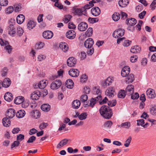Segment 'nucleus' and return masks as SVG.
Instances as JSON below:
<instances>
[{"instance_id":"nucleus-1","label":"nucleus","mask_w":156,"mask_h":156,"mask_svg":"<svg viewBox=\"0 0 156 156\" xmlns=\"http://www.w3.org/2000/svg\"><path fill=\"white\" fill-rule=\"evenodd\" d=\"M99 112L101 115L106 119H109L112 115V109L107 106H102L99 110Z\"/></svg>"},{"instance_id":"nucleus-2","label":"nucleus","mask_w":156,"mask_h":156,"mask_svg":"<svg viewBox=\"0 0 156 156\" xmlns=\"http://www.w3.org/2000/svg\"><path fill=\"white\" fill-rule=\"evenodd\" d=\"M101 99V96L100 95L95 98H92L88 101V103H87L86 104H84V107H86L87 106L88 107L89 106L93 108L94 105L96 103V102Z\"/></svg>"},{"instance_id":"nucleus-3","label":"nucleus","mask_w":156,"mask_h":156,"mask_svg":"<svg viewBox=\"0 0 156 156\" xmlns=\"http://www.w3.org/2000/svg\"><path fill=\"white\" fill-rule=\"evenodd\" d=\"M125 33V30L124 29L119 28L115 30L112 34L113 37L117 38L119 37L122 36Z\"/></svg>"},{"instance_id":"nucleus-4","label":"nucleus","mask_w":156,"mask_h":156,"mask_svg":"<svg viewBox=\"0 0 156 156\" xmlns=\"http://www.w3.org/2000/svg\"><path fill=\"white\" fill-rule=\"evenodd\" d=\"M0 44L1 46H5V49L7 51L8 53H10L11 52L12 48V46L9 45L8 41H4L2 39H0Z\"/></svg>"},{"instance_id":"nucleus-5","label":"nucleus","mask_w":156,"mask_h":156,"mask_svg":"<svg viewBox=\"0 0 156 156\" xmlns=\"http://www.w3.org/2000/svg\"><path fill=\"white\" fill-rule=\"evenodd\" d=\"M61 81L59 80H57L51 84L50 87L53 90L57 89L61 86Z\"/></svg>"},{"instance_id":"nucleus-6","label":"nucleus","mask_w":156,"mask_h":156,"mask_svg":"<svg viewBox=\"0 0 156 156\" xmlns=\"http://www.w3.org/2000/svg\"><path fill=\"white\" fill-rule=\"evenodd\" d=\"M113 81V77H108L105 80L102 81V85L104 88H105L111 85Z\"/></svg>"},{"instance_id":"nucleus-7","label":"nucleus","mask_w":156,"mask_h":156,"mask_svg":"<svg viewBox=\"0 0 156 156\" xmlns=\"http://www.w3.org/2000/svg\"><path fill=\"white\" fill-rule=\"evenodd\" d=\"M53 36V33L50 30L45 31L42 33V36L43 37L47 39H51Z\"/></svg>"},{"instance_id":"nucleus-8","label":"nucleus","mask_w":156,"mask_h":156,"mask_svg":"<svg viewBox=\"0 0 156 156\" xmlns=\"http://www.w3.org/2000/svg\"><path fill=\"white\" fill-rule=\"evenodd\" d=\"M115 94V89L112 87H109L105 91L106 94L109 97H113Z\"/></svg>"},{"instance_id":"nucleus-9","label":"nucleus","mask_w":156,"mask_h":156,"mask_svg":"<svg viewBox=\"0 0 156 156\" xmlns=\"http://www.w3.org/2000/svg\"><path fill=\"white\" fill-rule=\"evenodd\" d=\"M130 71V68L128 66H125L122 69L121 71V75L123 77H126L129 74Z\"/></svg>"},{"instance_id":"nucleus-10","label":"nucleus","mask_w":156,"mask_h":156,"mask_svg":"<svg viewBox=\"0 0 156 156\" xmlns=\"http://www.w3.org/2000/svg\"><path fill=\"white\" fill-rule=\"evenodd\" d=\"M76 60L73 57H70L67 60V64L70 67L74 66L76 64Z\"/></svg>"},{"instance_id":"nucleus-11","label":"nucleus","mask_w":156,"mask_h":156,"mask_svg":"<svg viewBox=\"0 0 156 156\" xmlns=\"http://www.w3.org/2000/svg\"><path fill=\"white\" fill-rule=\"evenodd\" d=\"M16 112V111L14 109L12 108L9 109L6 113V116L7 117H8L9 119H12L14 116Z\"/></svg>"},{"instance_id":"nucleus-12","label":"nucleus","mask_w":156,"mask_h":156,"mask_svg":"<svg viewBox=\"0 0 156 156\" xmlns=\"http://www.w3.org/2000/svg\"><path fill=\"white\" fill-rule=\"evenodd\" d=\"M88 27L87 24L85 22H81L79 24L78 26V29L81 31L85 30Z\"/></svg>"},{"instance_id":"nucleus-13","label":"nucleus","mask_w":156,"mask_h":156,"mask_svg":"<svg viewBox=\"0 0 156 156\" xmlns=\"http://www.w3.org/2000/svg\"><path fill=\"white\" fill-rule=\"evenodd\" d=\"M41 95V92L39 91H35L31 94V98L33 100H37L39 99Z\"/></svg>"},{"instance_id":"nucleus-14","label":"nucleus","mask_w":156,"mask_h":156,"mask_svg":"<svg viewBox=\"0 0 156 156\" xmlns=\"http://www.w3.org/2000/svg\"><path fill=\"white\" fill-rule=\"evenodd\" d=\"M91 12L92 14L95 16H99L101 13L100 9L98 7L92 8L91 9Z\"/></svg>"},{"instance_id":"nucleus-15","label":"nucleus","mask_w":156,"mask_h":156,"mask_svg":"<svg viewBox=\"0 0 156 156\" xmlns=\"http://www.w3.org/2000/svg\"><path fill=\"white\" fill-rule=\"evenodd\" d=\"M66 34L67 37L70 39H74L76 36V33L73 30L68 31Z\"/></svg>"},{"instance_id":"nucleus-16","label":"nucleus","mask_w":156,"mask_h":156,"mask_svg":"<svg viewBox=\"0 0 156 156\" xmlns=\"http://www.w3.org/2000/svg\"><path fill=\"white\" fill-rule=\"evenodd\" d=\"M134 90V86L133 85L129 84L127 86L126 89V94L130 95L133 94Z\"/></svg>"},{"instance_id":"nucleus-17","label":"nucleus","mask_w":156,"mask_h":156,"mask_svg":"<svg viewBox=\"0 0 156 156\" xmlns=\"http://www.w3.org/2000/svg\"><path fill=\"white\" fill-rule=\"evenodd\" d=\"M30 115L32 118L37 119L40 117L41 114L38 110H33L30 112Z\"/></svg>"},{"instance_id":"nucleus-18","label":"nucleus","mask_w":156,"mask_h":156,"mask_svg":"<svg viewBox=\"0 0 156 156\" xmlns=\"http://www.w3.org/2000/svg\"><path fill=\"white\" fill-rule=\"evenodd\" d=\"M79 71L77 69H72L69 71V75L73 77H75L78 76Z\"/></svg>"},{"instance_id":"nucleus-19","label":"nucleus","mask_w":156,"mask_h":156,"mask_svg":"<svg viewBox=\"0 0 156 156\" xmlns=\"http://www.w3.org/2000/svg\"><path fill=\"white\" fill-rule=\"evenodd\" d=\"M94 41L92 39L89 38L87 39L85 41L84 43V46L86 48L92 47L94 44Z\"/></svg>"},{"instance_id":"nucleus-20","label":"nucleus","mask_w":156,"mask_h":156,"mask_svg":"<svg viewBox=\"0 0 156 156\" xmlns=\"http://www.w3.org/2000/svg\"><path fill=\"white\" fill-rule=\"evenodd\" d=\"M11 83V82L10 79L7 78L3 80L2 83V85L4 87L7 88L10 86Z\"/></svg>"},{"instance_id":"nucleus-21","label":"nucleus","mask_w":156,"mask_h":156,"mask_svg":"<svg viewBox=\"0 0 156 156\" xmlns=\"http://www.w3.org/2000/svg\"><path fill=\"white\" fill-rule=\"evenodd\" d=\"M146 94L148 97L151 98H153L155 96L154 90L152 89L148 90L146 91Z\"/></svg>"},{"instance_id":"nucleus-22","label":"nucleus","mask_w":156,"mask_h":156,"mask_svg":"<svg viewBox=\"0 0 156 156\" xmlns=\"http://www.w3.org/2000/svg\"><path fill=\"white\" fill-rule=\"evenodd\" d=\"M69 140L67 139H64L61 140L59 143L57 145V148H59L61 147H62L64 146L68 142Z\"/></svg>"},{"instance_id":"nucleus-23","label":"nucleus","mask_w":156,"mask_h":156,"mask_svg":"<svg viewBox=\"0 0 156 156\" xmlns=\"http://www.w3.org/2000/svg\"><path fill=\"white\" fill-rule=\"evenodd\" d=\"M59 48L64 52H66L68 49V45L65 42H61L60 43Z\"/></svg>"},{"instance_id":"nucleus-24","label":"nucleus","mask_w":156,"mask_h":156,"mask_svg":"<svg viewBox=\"0 0 156 156\" xmlns=\"http://www.w3.org/2000/svg\"><path fill=\"white\" fill-rule=\"evenodd\" d=\"M136 20L134 18H129L126 20V23L127 25H134L136 23Z\"/></svg>"},{"instance_id":"nucleus-25","label":"nucleus","mask_w":156,"mask_h":156,"mask_svg":"<svg viewBox=\"0 0 156 156\" xmlns=\"http://www.w3.org/2000/svg\"><path fill=\"white\" fill-rule=\"evenodd\" d=\"M24 101V98L21 96H19L16 98L14 100V103L18 105L21 104Z\"/></svg>"},{"instance_id":"nucleus-26","label":"nucleus","mask_w":156,"mask_h":156,"mask_svg":"<svg viewBox=\"0 0 156 156\" xmlns=\"http://www.w3.org/2000/svg\"><path fill=\"white\" fill-rule=\"evenodd\" d=\"M5 99L8 102H10L13 99L12 94L10 93L7 92L4 95Z\"/></svg>"},{"instance_id":"nucleus-27","label":"nucleus","mask_w":156,"mask_h":156,"mask_svg":"<svg viewBox=\"0 0 156 156\" xmlns=\"http://www.w3.org/2000/svg\"><path fill=\"white\" fill-rule=\"evenodd\" d=\"M80 102L79 100L77 99L75 100L73 102L72 107L74 109H77L80 106Z\"/></svg>"},{"instance_id":"nucleus-28","label":"nucleus","mask_w":156,"mask_h":156,"mask_svg":"<svg viewBox=\"0 0 156 156\" xmlns=\"http://www.w3.org/2000/svg\"><path fill=\"white\" fill-rule=\"evenodd\" d=\"M25 20L24 16L23 14L18 15L16 18V21L18 23L21 24Z\"/></svg>"},{"instance_id":"nucleus-29","label":"nucleus","mask_w":156,"mask_h":156,"mask_svg":"<svg viewBox=\"0 0 156 156\" xmlns=\"http://www.w3.org/2000/svg\"><path fill=\"white\" fill-rule=\"evenodd\" d=\"M66 85L67 88L72 89L73 87L74 83L71 79H68L66 82Z\"/></svg>"},{"instance_id":"nucleus-30","label":"nucleus","mask_w":156,"mask_h":156,"mask_svg":"<svg viewBox=\"0 0 156 156\" xmlns=\"http://www.w3.org/2000/svg\"><path fill=\"white\" fill-rule=\"evenodd\" d=\"M3 125L4 126L8 127L10 125L11 122L9 119L7 117H5L3 118L2 120Z\"/></svg>"},{"instance_id":"nucleus-31","label":"nucleus","mask_w":156,"mask_h":156,"mask_svg":"<svg viewBox=\"0 0 156 156\" xmlns=\"http://www.w3.org/2000/svg\"><path fill=\"white\" fill-rule=\"evenodd\" d=\"M134 80V76L132 74L129 75L126 78V83H132Z\"/></svg>"},{"instance_id":"nucleus-32","label":"nucleus","mask_w":156,"mask_h":156,"mask_svg":"<svg viewBox=\"0 0 156 156\" xmlns=\"http://www.w3.org/2000/svg\"><path fill=\"white\" fill-rule=\"evenodd\" d=\"M118 3L120 7H125L129 4V0H120Z\"/></svg>"},{"instance_id":"nucleus-33","label":"nucleus","mask_w":156,"mask_h":156,"mask_svg":"<svg viewBox=\"0 0 156 156\" xmlns=\"http://www.w3.org/2000/svg\"><path fill=\"white\" fill-rule=\"evenodd\" d=\"M141 50V48L138 46H134L132 47L130 51L133 53H139Z\"/></svg>"},{"instance_id":"nucleus-34","label":"nucleus","mask_w":156,"mask_h":156,"mask_svg":"<svg viewBox=\"0 0 156 156\" xmlns=\"http://www.w3.org/2000/svg\"><path fill=\"white\" fill-rule=\"evenodd\" d=\"M51 106L48 104H44L41 106V108L42 110L44 112H48L50 109Z\"/></svg>"},{"instance_id":"nucleus-35","label":"nucleus","mask_w":156,"mask_h":156,"mask_svg":"<svg viewBox=\"0 0 156 156\" xmlns=\"http://www.w3.org/2000/svg\"><path fill=\"white\" fill-rule=\"evenodd\" d=\"M8 30L9 34L12 36H14L16 32L15 28L14 26H9Z\"/></svg>"},{"instance_id":"nucleus-36","label":"nucleus","mask_w":156,"mask_h":156,"mask_svg":"<svg viewBox=\"0 0 156 156\" xmlns=\"http://www.w3.org/2000/svg\"><path fill=\"white\" fill-rule=\"evenodd\" d=\"M25 115V111L23 110H20L17 112L16 116L17 118H20L23 117Z\"/></svg>"},{"instance_id":"nucleus-37","label":"nucleus","mask_w":156,"mask_h":156,"mask_svg":"<svg viewBox=\"0 0 156 156\" xmlns=\"http://www.w3.org/2000/svg\"><path fill=\"white\" fill-rule=\"evenodd\" d=\"M35 25V23L34 21L31 20L29 21L27 24V27L30 30L33 29Z\"/></svg>"},{"instance_id":"nucleus-38","label":"nucleus","mask_w":156,"mask_h":156,"mask_svg":"<svg viewBox=\"0 0 156 156\" xmlns=\"http://www.w3.org/2000/svg\"><path fill=\"white\" fill-rule=\"evenodd\" d=\"M130 122H127L122 123L120 126L119 125V126H120L121 127H123L126 129H129L130 128Z\"/></svg>"},{"instance_id":"nucleus-39","label":"nucleus","mask_w":156,"mask_h":156,"mask_svg":"<svg viewBox=\"0 0 156 156\" xmlns=\"http://www.w3.org/2000/svg\"><path fill=\"white\" fill-rule=\"evenodd\" d=\"M47 84L46 80H43L41 81L39 83L40 89H43L46 86Z\"/></svg>"},{"instance_id":"nucleus-40","label":"nucleus","mask_w":156,"mask_h":156,"mask_svg":"<svg viewBox=\"0 0 156 156\" xmlns=\"http://www.w3.org/2000/svg\"><path fill=\"white\" fill-rule=\"evenodd\" d=\"M120 18V14L118 12L114 13L112 15V19L115 21H117L119 20Z\"/></svg>"},{"instance_id":"nucleus-41","label":"nucleus","mask_w":156,"mask_h":156,"mask_svg":"<svg viewBox=\"0 0 156 156\" xmlns=\"http://www.w3.org/2000/svg\"><path fill=\"white\" fill-rule=\"evenodd\" d=\"M73 13L75 15H77L79 16H81L82 15V12H81L80 9L73 7Z\"/></svg>"},{"instance_id":"nucleus-42","label":"nucleus","mask_w":156,"mask_h":156,"mask_svg":"<svg viewBox=\"0 0 156 156\" xmlns=\"http://www.w3.org/2000/svg\"><path fill=\"white\" fill-rule=\"evenodd\" d=\"M44 45V42H40L36 44L35 46V48L36 49H41L42 48Z\"/></svg>"},{"instance_id":"nucleus-43","label":"nucleus","mask_w":156,"mask_h":156,"mask_svg":"<svg viewBox=\"0 0 156 156\" xmlns=\"http://www.w3.org/2000/svg\"><path fill=\"white\" fill-rule=\"evenodd\" d=\"M72 17V16L69 15H66L64 16L63 21L65 23H67L70 21Z\"/></svg>"},{"instance_id":"nucleus-44","label":"nucleus","mask_w":156,"mask_h":156,"mask_svg":"<svg viewBox=\"0 0 156 156\" xmlns=\"http://www.w3.org/2000/svg\"><path fill=\"white\" fill-rule=\"evenodd\" d=\"M126 92L124 90H121L118 94V97L119 98H123L126 95Z\"/></svg>"},{"instance_id":"nucleus-45","label":"nucleus","mask_w":156,"mask_h":156,"mask_svg":"<svg viewBox=\"0 0 156 156\" xmlns=\"http://www.w3.org/2000/svg\"><path fill=\"white\" fill-rule=\"evenodd\" d=\"M87 48V55H91L94 52V48L93 47H89V48Z\"/></svg>"},{"instance_id":"nucleus-46","label":"nucleus","mask_w":156,"mask_h":156,"mask_svg":"<svg viewBox=\"0 0 156 156\" xmlns=\"http://www.w3.org/2000/svg\"><path fill=\"white\" fill-rule=\"evenodd\" d=\"M79 56L81 59L83 60L85 59L87 56V54L86 52L83 51H81L79 53Z\"/></svg>"},{"instance_id":"nucleus-47","label":"nucleus","mask_w":156,"mask_h":156,"mask_svg":"<svg viewBox=\"0 0 156 156\" xmlns=\"http://www.w3.org/2000/svg\"><path fill=\"white\" fill-rule=\"evenodd\" d=\"M132 140V137L131 136H129L125 141V143L124 145L126 147H128L129 146Z\"/></svg>"},{"instance_id":"nucleus-48","label":"nucleus","mask_w":156,"mask_h":156,"mask_svg":"<svg viewBox=\"0 0 156 156\" xmlns=\"http://www.w3.org/2000/svg\"><path fill=\"white\" fill-rule=\"evenodd\" d=\"M87 114L86 112H84L81 114L79 115V119L80 120H83L86 119L87 117Z\"/></svg>"},{"instance_id":"nucleus-49","label":"nucleus","mask_w":156,"mask_h":156,"mask_svg":"<svg viewBox=\"0 0 156 156\" xmlns=\"http://www.w3.org/2000/svg\"><path fill=\"white\" fill-rule=\"evenodd\" d=\"M86 36L89 37L92 35L93 33V29L92 28L89 27L86 32Z\"/></svg>"},{"instance_id":"nucleus-50","label":"nucleus","mask_w":156,"mask_h":156,"mask_svg":"<svg viewBox=\"0 0 156 156\" xmlns=\"http://www.w3.org/2000/svg\"><path fill=\"white\" fill-rule=\"evenodd\" d=\"M88 21L91 23H95L98 22V18H92L89 17L88 19Z\"/></svg>"},{"instance_id":"nucleus-51","label":"nucleus","mask_w":156,"mask_h":156,"mask_svg":"<svg viewBox=\"0 0 156 156\" xmlns=\"http://www.w3.org/2000/svg\"><path fill=\"white\" fill-rule=\"evenodd\" d=\"M151 114L153 115H156V108L154 107H152L150 109Z\"/></svg>"},{"instance_id":"nucleus-52","label":"nucleus","mask_w":156,"mask_h":156,"mask_svg":"<svg viewBox=\"0 0 156 156\" xmlns=\"http://www.w3.org/2000/svg\"><path fill=\"white\" fill-rule=\"evenodd\" d=\"M112 124V122L111 121H108L106 122L104 126L105 128H110Z\"/></svg>"},{"instance_id":"nucleus-53","label":"nucleus","mask_w":156,"mask_h":156,"mask_svg":"<svg viewBox=\"0 0 156 156\" xmlns=\"http://www.w3.org/2000/svg\"><path fill=\"white\" fill-rule=\"evenodd\" d=\"M14 6L16 12H18L21 10V7L20 4H16L14 5Z\"/></svg>"},{"instance_id":"nucleus-54","label":"nucleus","mask_w":156,"mask_h":156,"mask_svg":"<svg viewBox=\"0 0 156 156\" xmlns=\"http://www.w3.org/2000/svg\"><path fill=\"white\" fill-rule=\"evenodd\" d=\"M87 76L85 74H83L81 76L80 81L82 83L86 82L87 80Z\"/></svg>"},{"instance_id":"nucleus-55","label":"nucleus","mask_w":156,"mask_h":156,"mask_svg":"<svg viewBox=\"0 0 156 156\" xmlns=\"http://www.w3.org/2000/svg\"><path fill=\"white\" fill-rule=\"evenodd\" d=\"M88 97L86 94H83L80 97V100L82 102H85L88 99Z\"/></svg>"},{"instance_id":"nucleus-56","label":"nucleus","mask_w":156,"mask_h":156,"mask_svg":"<svg viewBox=\"0 0 156 156\" xmlns=\"http://www.w3.org/2000/svg\"><path fill=\"white\" fill-rule=\"evenodd\" d=\"M17 34L19 36H21L23 33V29L20 27H18L17 28Z\"/></svg>"},{"instance_id":"nucleus-57","label":"nucleus","mask_w":156,"mask_h":156,"mask_svg":"<svg viewBox=\"0 0 156 156\" xmlns=\"http://www.w3.org/2000/svg\"><path fill=\"white\" fill-rule=\"evenodd\" d=\"M14 8L12 6L8 7L6 9V12L8 14H10L12 13L13 11Z\"/></svg>"},{"instance_id":"nucleus-58","label":"nucleus","mask_w":156,"mask_h":156,"mask_svg":"<svg viewBox=\"0 0 156 156\" xmlns=\"http://www.w3.org/2000/svg\"><path fill=\"white\" fill-rule=\"evenodd\" d=\"M8 3V0H0V5L1 6H7Z\"/></svg>"},{"instance_id":"nucleus-59","label":"nucleus","mask_w":156,"mask_h":156,"mask_svg":"<svg viewBox=\"0 0 156 156\" xmlns=\"http://www.w3.org/2000/svg\"><path fill=\"white\" fill-rule=\"evenodd\" d=\"M131 43V41H130L128 40H126L124 41L123 43V45L124 47H128L130 44Z\"/></svg>"},{"instance_id":"nucleus-60","label":"nucleus","mask_w":156,"mask_h":156,"mask_svg":"<svg viewBox=\"0 0 156 156\" xmlns=\"http://www.w3.org/2000/svg\"><path fill=\"white\" fill-rule=\"evenodd\" d=\"M143 22L142 21L140 20L139 21L138 23L137 24L136 26V27L137 30L140 31L141 29V27L142 24L143 23Z\"/></svg>"},{"instance_id":"nucleus-61","label":"nucleus","mask_w":156,"mask_h":156,"mask_svg":"<svg viewBox=\"0 0 156 156\" xmlns=\"http://www.w3.org/2000/svg\"><path fill=\"white\" fill-rule=\"evenodd\" d=\"M36 139V137L34 136H31L27 141V143H32Z\"/></svg>"},{"instance_id":"nucleus-62","label":"nucleus","mask_w":156,"mask_h":156,"mask_svg":"<svg viewBox=\"0 0 156 156\" xmlns=\"http://www.w3.org/2000/svg\"><path fill=\"white\" fill-rule=\"evenodd\" d=\"M20 144L19 141L18 140L15 141L11 145V148L12 149L15 147L18 146Z\"/></svg>"},{"instance_id":"nucleus-63","label":"nucleus","mask_w":156,"mask_h":156,"mask_svg":"<svg viewBox=\"0 0 156 156\" xmlns=\"http://www.w3.org/2000/svg\"><path fill=\"white\" fill-rule=\"evenodd\" d=\"M131 95V98L132 99H137L139 97V94L137 93H135L134 94H133Z\"/></svg>"},{"instance_id":"nucleus-64","label":"nucleus","mask_w":156,"mask_h":156,"mask_svg":"<svg viewBox=\"0 0 156 156\" xmlns=\"http://www.w3.org/2000/svg\"><path fill=\"white\" fill-rule=\"evenodd\" d=\"M24 138V136L22 134H19L17 135L16 139L17 140H20L21 141L23 140Z\"/></svg>"}]
</instances>
